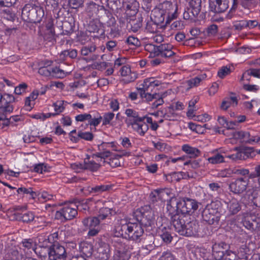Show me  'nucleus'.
I'll list each match as a JSON object with an SVG mask.
<instances>
[{
	"mask_svg": "<svg viewBox=\"0 0 260 260\" xmlns=\"http://www.w3.org/2000/svg\"><path fill=\"white\" fill-rule=\"evenodd\" d=\"M248 183L247 177H239L229 184V189L235 194H241L246 190Z\"/></svg>",
	"mask_w": 260,
	"mask_h": 260,
	"instance_id": "obj_6",
	"label": "nucleus"
},
{
	"mask_svg": "<svg viewBox=\"0 0 260 260\" xmlns=\"http://www.w3.org/2000/svg\"><path fill=\"white\" fill-rule=\"evenodd\" d=\"M104 162V159L93 154L85 159L83 168L90 171L95 172L99 170L102 164Z\"/></svg>",
	"mask_w": 260,
	"mask_h": 260,
	"instance_id": "obj_8",
	"label": "nucleus"
},
{
	"mask_svg": "<svg viewBox=\"0 0 260 260\" xmlns=\"http://www.w3.org/2000/svg\"><path fill=\"white\" fill-rule=\"evenodd\" d=\"M218 176L219 177H230L232 176V172L231 169H225L220 171Z\"/></svg>",
	"mask_w": 260,
	"mask_h": 260,
	"instance_id": "obj_64",
	"label": "nucleus"
},
{
	"mask_svg": "<svg viewBox=\"0 0 260 260\" xmlns=\"http://www.w3.org/2000/svg\"><path fill=\"white\" fill-rule=\"evenodd\" d=\"M113 213H114V211L112 209L109 208H103L100 209L99 215L97 217L100 219L101 221V220H104L106 218L109 217V216L111 215Z\"/></svg>",
	"mask_w": 260,
	"mask_h": 260,
	"instance_id": "obj_39",
	"label": "nucleus"
},
{
	"mask_svg": "<svg viewBox=\"0 0 260 260\" xmlns=\"http://www.w3.org/2000/svg\"><path fill=\"white\" fill-rule=\"evenodd\" d=\"M251 200L253 204L260 207V190H255L251 194Z\"/></svg>",
	"mask_w": 260,
	"mask_h": 260,
	"instance_id": "obj_50",
	"label": "nucleus"
},
{
	"mask_svg": "<svg viewBox=\"0 0 260 260\" xmlns=\"http://www.w3.org/2000/svg\"><path fill=\"white\" fill-rule=\"evenodd\" d=\"M145 50L150 53V57L161 56L162 57H170L175 54L173 47L169 44H163L157 46L152 42L145 44Z\"/></svg>",
	"mask_w": 260,
	"mask_h": 260,
	"instance_id": "obj_4",
	"label": "nucleus"
},
{
	"mask_svg": "<svg viewBox=\"0 0 260 260\" xmlns=\"http://www.w3.org/2000/svg\"><path fill=\"white\" fill-rule=\"evenodd\" d=\"M194 120L201 122H206L209 121L211 117L208 114L205 113L202 115L193 116Z\"/></svg>",
	"mask_w": 260,
	"mask_h": 260,
	"instance_id": "obj_54",
	"label": "nucleus"
},
{
	"mask_svg": "<svg viewBox=\"0 0 260 260\" xmlns=\"http://www.w3.org/2000/svg\"><path fill=\"white\" fill-rule=\"evenodd\" d=\"M79 250L81 253L87 257H89L92 254L93 246L90 243L83 241L79 243Z\"/></svg>",
	"mask_w": 260,
	"mask_h": 260,
	"instance_id": "obj_21",
	"label": "nucleus"
},
{
	"mask_svg": "<svg viewBox=\"0 0 260 260\" xmlns=\"http://www.w3.org/2000/svg\"><path fill=\"white\" fill-rule=\"evenodd\" d=\"M171 224L176 232L183 235V229L186 224L183 217L179 214H175L171 218Z\"/></svg>",
	"mask_w": 260,
	"mask_h": 260,
	"instance_id": "obj_13",
	"label": "nucleus"
},
{
	"mask_svg": "<svg viewBox=\"0 0 260 260\" xmlns=\"http://www.w3.org/2000/svg\"><path fill=\"white\" fill-rule=\"evenodd\" d=\"M246 139L245 143L250 144H255L260 142V136L259 135H253L250 134V137Z\"/></svg>",
	"mask_w": 260,
	"mask_h": 260,
	"instance_id": "obj_56",
	"label": "nucleus"
},
{
	"mask_svg": "<svg viewBox=\"0 0 260 260\" xmlns=\"http://www.w3.org/2000/svg\"><path fill=\"white\" fill-rule=\"evenodd\" d=\"M228 247V245L223 242L215 243L212 246V255L215 260H221L223 258V250L226 249Z\"/></svg>",
	"mask_w": 260,
	"mask_h": 260,
	"instance_id": "obj_15",
	"label": "nucleus"
},
{
	"mask_svg": "<svg viewBox=\"0 0 260 260\" xmlns=\"http://www.w3.org/2000/svg\"><path fill=\"white\" fill-rule=\"evenodd\" d=\"M199 225L196 221H192L185 224L183 229V236H192L196 235L198 232Z\"/></svg>",
	"mask_w": 260,
	"mask_h": 260,
	"instance_id": "obj_17",
	"label": "nucleus"
},
{
	"mask_svg": "<svg viewBox=\"0 0 260 260\" xmlns=\"http://www.w3.org/2000/svg\"><path fill=\"white\" fill-rule=\"evenodd\" d=\"M96 50V46L93 43L84 46L81 49V53L82 55L87 56L90 53L94 52Z\"/></svg>",
	"mask_w": 260,
	"mask_h": 260,
	"instance_id": "obj_42",
	"label": "nucleus"
},
{
	"mask_svg": "<svg viewBox=\"0 0 260 260\" xmlns=\"http://www.w3.org/2000/svg\"><path fill=\"white\" fill-rule=\"evenodd\" d=\"M52 63V61L46 60L44 63V66L39 69V74L45 77L51 76V68L48 67H50Z\"/></svg>",
	"mask_w": 260,
	"mask_h": 260,
	"instance_id": "obj_33",
	"label": "nucleus"
},
{
	"mask_svg": "<svg viewBox=\"0 0 260 260\" xmlns=\"http://www.w3.org/2000/svg\"><path fill=\"white\" fill-rule=\"evenodd\" d=\"M231 72L230 68L227 66L221 67L218 72V76L220 78H223Z\"/></svg>",
	"mask_w": 260,
	"mask_h": 260,
	"instance_id": "obj_55",
	"label": "nucleus"
},
{
	"mask_svg": "<svg viewBox=\"0 0 260 260\" xmlns=\"http://www.w3.org/2000/svg\"><path fill=\"white\" fill-rule=\"evenodd\" d=\"M76 204L73 203L65 204L57 214H60L66 220L73 219L77 215Z\"/></svg>",
	"mask_w": 260,
	"mask_h": 260,
	"instance_id": "obj_12",
	"label": "nucleus"
},
{
	"mask_svg": "<svg viewBox=\"0 0 260 260\" xmlns=\"http://www.w3.org/2000/svg\"><path fill=\"white\" fill-rule=\"evenodd\" d=\"M98 250L99 253V257L102 260H107L109 258L110 249L108 244L101 243Z\"/></svg>",
	"mask_w": 260,
	"mask_h": 260,
	"instance_id": "obj_23",
	"label": "nucleus"
},
{
	"mask_svg": "<svg viewBox=\"0 0 260 260\" xmlns=\"http://www.w3.org/2000/svg\"><path fill=\"white\" fill-rule=\"evenodd\" d=\"M10 124V120L6 117L4 114L0 112V129H4Z\"/></svg>",
	"mask_w": 260,
	"mask_h": 260,
	"instance_id": "obj_51",
	"label": "nucleus"
},
{
	"mask_svg": "<svg viewBox=\"0 0 260 260\" xmlns=\"http://www.w3.org/2000/svg\"><path fill=\"white\" fill-rule=\"evenodd\" d=\"M219 202H212L211 204L207 205L205 209L208 210L212 215H214L215 216H218V214L219 211L218 207L219 206Z\"/></svg>",
	"mask_w": 260,
	"mask_h": 260,
	"instance_id": "obj_41",
	"label": "nucleus"
},
{
	"mask_svg": "<svg viewBox=\"0 0 260 260\" xmlns=\"http://www.w3.org/2000/svg\"><path fill=\"white\" fill-rule=\"evenodd\" d=\"M111 187L112 186L110 184H102L91 187L90 191L94 193H101L109 190Z\"/></svg>",
	"mask_w": 260,
	"mask_h": 260,
	"instance_id": "obj_44",
	"label": "nucleus"
},
{
	"mask_svg": "<svg viewBox=\"0 0 260 260\" xmlns=\"http://www.w3.org/2000/svg\"><path fill=\"white\" fill-rule=\"evenodd\" d=\"M251 51V48L247 46L239 47L236 50L237 53L243 54H249Z\"/></svg>",
	"mask_w": 260,
	"mask_h": 260,
	"instance_id": "obj_63",
	"label": "nucleus"
},
{
	"mask_svg": "<svg viewBox=\"0 0 260 260\" xmlns=\"http://www.w3.org/2000/svg\"><path fill=\"white\" fill-rule=\"evenodd\" d=\"M218 31V26L215 24L210 25L207 29V32L209 36H215Z\"/></svg>",
	"mask_w": 260,
	"mask_h": 260,
	"instance_id": "obj_60",
	"label": "nucleus"
},
{
	"mask_svg": "<svg viewBox=\"0 0 260 260\" xmlns=\"http://www.w3.org/2000/svg\"><path fill=\"white\" fill-rule=\"evenodd\" d=\"M202 216L204 220L209 224L213 223L215 221L218 220V216L212 215L208 210L204 209L202 213Z\"/></svg>",
	"mask_w": 260,
	"mask_h": 260,
	"instance_id": "obj_40",
	"label": "nucleus"
},
{
	"mask_svg": "<svg viewBox=\"0 0 260 260\" xmlns=\"http://www.w3.org/2000/svg\"><path fill=\"white\" fill-rule=\"evenodd\" d=\"M167 180L171 181H179L181 179H187L189 175L183 172H173L167 176Z\"/></svg>",
	"mask_w": 260,
	"mask_h": 260,
	"instance_id": "obj_24",
	"label": "nucleus"
},
{
	"mask_svg": "<svg viewBox=\"0 0 260 260\" xmlns=\"http://www.w3.org/2000/svg\"><path fill=\"white\" fill-rule=\"evenodd\" d=\"M83 226L86 229L97 227L100 223V220L97 217H88L82 221Z\"/></svg>",
	"mask_w": 260,
	"mask_h": 260,
	"instance_id": "obj_25",
	"label": "nucleus"
},
{
	"mask_svg": "<svg viewBox=\"0 0 260 260\" xmlns=\"http://www.w3.org/2000/svg\"><path fill=\"white\" fill-rule=\"evenodd\" d=\"M89 114L91 115V117L89 118L87 120L88 124L90 126L94 127L98 126L102 120V116L96 111H90Z\"/></svg>",
	"mask_w": 260,
	"mask_h": 260,
	"instance_id": "obj_27",
	"label": "nucleus"
},
{
	"mask_svg": "<svg viewBox=\"0 0 260 260\" xmlns=\"http://www.w3.org/2000/svg\"><path fill=\"white\" fill-rule=\"evenodd\" d=\"M91 117V115L89 114V112L88 113H83L77 115L75 117V120L77 121L83 122L87 121L89 118Z\"/></svg>",
	"mask_w": 260,
	"mask_h": 260,
	"instance_id": "obj_59",
	"label": "nucleus"
},
{
	"mask_svg": "<svg viewBox=\"0 0 260 260\" xmlns=\"http://www.w3.org/2000/svg\"><path fill=\"white\" fill-rule=\"evenodd\" d=\"M210 10L216 13L224 11L229 7L228 1H209Z\"/></svg>",
	"mask_w": 260,
	"mask_h": 260,
	"instance_id": "obj_16",
	"label": "nucleus"
},
{
	"mask_svg": "<svg viewBox=\"0 0 260 260\" xmlns=\"http://www.w3.org/2000/svg\"><path fill=\"white\" fill-rule=\"evenodd\" d=\"M233 137L236 139H239L243 142H246V139L250 137V133L247 132H236L233 133Z\"/></svg>",
	"mask_w": 260,
	"mask_h": 260,
	"instance_id": "obj_46",
	"label": "nucleus"
},
{
	"mask_svg": "<svg viewBox=\"0 0 260 260\" xmlns=\"http://www.w3.org/2000/svg\"><path fill=\"white\" fill-rule=\"evenodd\" d=\"M69 136L70 140L75 143L78 142L80 139H81L80 132L77 133L76 129L72 131L69 134Z\"/></svg>",
	"mask_w": 260,
	"mask_h": 260,
	"instance_id": "obj_58",
	"label": "nucleus"
},
{
	"mask_svg": "<svg viewBox=\"0 0 260 260\" xmlns=\"http://www.w3.org/2000/svg\"><path fill=\"white\" fill-rule=\"evenodd\" d=\"M238 104L237 99L235 96H231L225 98L222 102L221 108L226 110L231 106L235 107Z\"/></svg>",
	"mask_w": 260,
	"mask_h": 260,
	"instance_id": "obj_31",
	"label": "nucleus"
},
{
	"mask_svg": "<svg viewBox=\"0 0 260 260\" xmlns=\"http://www.w3.org/2000/svg\"><path fill=\"white\" fill-rule=\"evenodd\" d=\"M135 215L140 223L131 222L125 219H121L115 229V231L118 232V235H127L130 239L137 241L144 233L142 225L149 226L153 223L154 215L149 206L137 210Z\"/></svg>",
	"mask_w": 260,
	"mask_h": 260,
	"instance_id": "obj_1",
	"label": "nucleus"
},
{
	"mask_svg": "<svg viewBox=\"0 0 260 260\" xmlns=\"http://www.w3.org/2000/svg\"><path fill=\"white\" fill-rule=\"evenodd\" d=\"M182 150L188 154L189 158H196L200 155V151L197 148L192 147L188 144L182 146Z\"/></svg>",
	"mask_w": 260,
	"mask_h": 260,
	"instance_id": "obj_22",
	"label": "nucleus"
},
{
	"mask_svg": "<svg viewBox=\"0 0 260 260\" xmlns=\"http://www.w3.org/2000/svg\"><path fill=\"white\" fill-rule=\"evenodd\" d=\"M69 73L66 72L58 68H51V76L57 78H62L66 77Z\"/></svg>",
	"mask_w": 260,
	"mask_h": 260,
	"instance_id": "obj_45",
	"label": "nucleus"
},
{
	"mask_svg": "<svg viewBox=\"0 0 260 260\" xmlns=\"http://www.w3.org/2000/svg\"><path fill=\"white\" fill-rule=\"evenodd\" d=\"M34 171L39 173H43L48 170V167L44 164H39L34 167Z\"/></svg>",
	"mask_w": 260,
	"mask_h": 260,
	"instance_id": "obj_53",
	"label": "nucleus"
},
{
	"mask_svg": "<svg viewBox=\"0 0 260 260\" xmlns=\"http://www.w3.org/2000/svg\"><path fill=\"white\" fill-rule=\"evenodd\" d=\"M49 260H66L67 252L64 247L59 244H54L48 251Z\"/></svg>",
	"mask_w": 260,
	"mask_h": 260,
	"instance_id": "obj_7",
	"label": "nucleus"
},
{
	"mask_svg": "<svg viewBox=\"0 0 260 260\" xmlns=\"http://www.w3.org/2000/svg\"><path fill=\"white\" fill-rule=\"evenodd\" d=\"M234 26L236 30H240L246 28V20H242L234 22Z\"/></svg>",
	"mask_w": 260,
	"mask_h": 260,
	"instance_id": "obj_61",
	"label": "nucleus"
},
{
	"mask_svg": "<svg viewBox=\"0 0 260 260\" xmlns=\"http://www.w3.org/2000/svg\"><path fill=\"white\" fill-rule=\"evenodd\" d=\"M16 219L24 222H28L34 219L35 216L32 212H28L23 214L16 213L15 214Z\"/></svg>",
	"mask_w": 260,
	"mask_h": 260,
	"instance_id": "obj_32",
	"label": "nucleus"
},
{
	"mask_svg": "<svg viewBox=\"0 0 260 260\" xmlns=\"http://www.w3.org/2000/svg\"><path fill=\"white\" fill-rule=\"evenodd\" d=\"M201 162L200 159L198 160H188L184 162V166H190L191 168L193 169H197L200 167V164Z\"/></svg>",
	"mask_w": 260,
	"mask_h": 260,
	"instance_id": "obj_57",
	"label": "nucleus"
},
{
	"mask_svg": "<svg viewBox=\"0 0 260 260\" xmlns=\"http://www.w3.org/2000/svg\"><path fill=\"white\" fill-rule=\"evenodd\" d=\"M115 114L112 112L105 113L102 117L103 125H111V121L114 119Z\"/></svg>",
	"mask_w": 260,
	"mask_h": 260,
	"instance_id": "obj_48",
	"label": "nucleus"
},
{
	"mask_svg": "<svg viewBox=\"0 0 260 260\" xmlns=\"http://www.w3.org/2000/svg\"><path fill=\"white\" fill-rule=\"evenodd\" d=\"M177 5H173L170 1H164L161 8L154 9L151 14V19L154 23L160 27L169 24L177 17Z\"/></svg>",
	"mask_w": 260,
	"mask_h": 260,
	"instance_id": "obj_3",
	"label": "nucleus"
},
{
	"mask_svg": "<svg viewBox=\"0 0 260 260\" xmlns=\"http://www.w3.org/2000/svg\"><path fill=\"white\" fill-rule=\"evenodd\" d=\"M227 209L230 214L234 215L237 214L241 209V205L238 200L233 198L229 202H225Z\"/></svg>",
	"mask_w": 260,
	"mask_h": 260,
	"instance_id": "obj_20",
	"label": "nucleus"
},
{
	"mask_svg": "<svg viewBox=\"0 0 260 260\" xmlns=\"http://www.w3.org/2000/svg\"><path fill=\"white\" fill-rule=\"evenodd\" d=\"M144 117L137 120L130 125L133 129L141 136H143L148 129V125L144 121Z\"/></svg>",
	"mask_w": 260,
	"mask_h": 260,
	"instance_id": "obj_14",
	"label": "nucleus"
},
{
	"mask_svg": "<svg viewBox=\"0 0 260 260\" xmlns=\"http://www.w3.org/2000/svg\"><path fill=\"white\" fill-rule=\"evenodd\" d=\"M206 77V74H203L187 81L186 83L188 86L187 89L188 90L190 88L199 86L201 82L205 80Z\"/></svg>",
	"mask_w": 260,
	"mask_h": 260,
	"instance_id": "obj_26",
	"label": "nucleus"
},
{
	"mask_svg": "<svg viewBox=\"0 0 260 260\" xmlns=\"http://www.w3.org/2000/svg\"><path fill=\"white\" fill-rule=\"evenodd\" d=\"M91 199H88L83 200L81 201L75 203L76 204V210L77 211L78 210L79 211L83 212L88 210L89 208V203Z\"/></svg>",
	"mask_w": 260,
	"mask_h": 260,
	"instance_id": "obj_37",
	"label": "nucleus"
},
{
	"mask_svg": "<svg viewBox=\"0 0 260 260\" xmlns=\"http://www.w3.org/2000/svg\"><path fill=\"white\" fill-rule=\"evenodd\" d=\"M5 95L9 98V103H7L6 104L0 107V112L2 114H4L7 117L8 114H10L13 111V105L10 104V102L14 100V98L13 96L8 94Z\"/></svg>",
	"mask_w": 260,
	"mask_h": 260,
	"instance_id": "obj_28",
	"label": "nucleus"
},
{
	"mask_svg": "<svg viewBox=\"0 0 260 260\" xmlns=\"http://www.w3.org/2000/svg\"><path fill=\"white\" fill-rule=\"evenodd\" d=\"M208 162L211 164H217L224 162V157L217 151L212 153V155L207 159Z\"/></svg>",
	"mask_w": 260,
	"mask_h": 260,
	"instance_id": "obj_34",
	"label": "nucleus"
},
{
	"mask_svg": "<svg viewBox=\"0 0 260 260\" xmlns=\"http://www.w3.org/2000/svg\"><path fill=\"white\" fill-rule=\"evenodd\" d=\"M67 102L64 101H57L53 104L55 114L58 115L63 112L65 109Z\"/></svg>",
	"mask_w": 260,
	"mask_h": 260,
	"instance_id": "obj_38",
	"label": "nucleus"
},
{
	"mask_svg": "<svg viewBox=\"0 0 260 260\" xmlns=\"http://www.w3.org/2000/svg\"><path fill=\"white\" fill-rule=\"evenodd\" d=\"M250 76H253L254 77L260 78V69H250L245 71L243 74L242 78H246Z\"/></svg>",
	"mask_w": 260,
	"mask_h": 260,
	"instance_id": "obj_47",
	"label": "nucleus"
},
{
	"mask_svg": "<svg viewBox=\"0 0 260 260\" xmlns=\"http://www.w3.org/2000/svg\"><path fill=\"white\" fill-rule=\"evenodd\" d=\"M54 197L47 191H43L38 194V200L42 202H45L49 200H53Z\"/></svg>",
	"mask_w": 260,
	"mask_h": 260,
	"instance_id": "obj_49",
	"label": "nucleus"
},
{
	"mask_svg": "<svg viewBox=\"0 0 260 260\" xmlns=\"http://www.w3.org/2000/svg\"><path fill=\"white\" fill-rule=\"evenodd\" d=\"M202 1H189L188 8L183 13V18L186 20L193 19L199 14Z\"/></svg>",
	"mask_w": 260,
	"mask_h": 260,
	"instance_id": "obj_9",
	"label": "nucleus"
},
{
	"mask_svg": "<svg viewBox=\"0 0 260 260\" xmlns=\"http://www.w3.org/2000/svg\"><path fill=\"white\" fill-rule=\"evenodd\" d=\"M124 114L126 116L125 121L127 125L129 127L133 123L140 119V117L138 113L133 109L127 108L125 110Z\"/></svg>",
	"mask_w": 260,
	"mask_h": 260,
	"instance_id": "obj_18",
	"label": "nucleus"
},
{
	"mask_svg": "<svg viewBox=\"0 0 260 260\" xmlns=\"http://www.w3.org/2000/svg\"><path fill=\"white\" fill-rule=\"evenodd\" d=\"M129 256L128 251H115L113 260H128Z\"/></svg>",
	"mask_w": 260,
	"mask_h": 260,
	"instance_id": "obj_43",
	"label": "nucleus"
},
{
	"mask_svg": "<svg viewBox=\"0 0 260 260\" xmlns=\"http://www.w3.org/2000/svg\"><path fill=\"white\" fill-rule=\"evenodd\" d=\"M123 236V235H118V232L115 231L114 236L111 239V242L115 251H128L129 247L126 244L128 241Z\"/></svg>",
	"mask_w": 260,
	"mask_h": 260,
	"instance_id": "obj_11",
	"label": "nucleus"
},
{
	"mask_svg": "<svg viewBox=\"0 0 260 260\" xmlns=\"http://www.w3.org/2000/svg\"><path fill=\"white\" fill-rule=\"evenodd\" d=\"M199 203L195 200L183 198L179 199L176 203V209L183 214H191L199 208Z\"/></svg>",
	"mask_w": 260,
	"mask_h": 260,
	"instance_id": "obj_5",
	"label": "nucleus"
},
{
	"mask_svg": "<svg viewBox=\"0 0 260 260\" xmlns=\"http://www.w3.org/2000/svg\"><path fill=\"white\" fill-rule=\"evenodd\" d=\"M159 234L164 242L166 243L171 242L172 237L171 235L170 230L169 229H167L165 227L162 228L159 232Z\"/></svg>",
	"mask_w": 260,
	"mask_h": 260,
	"instance_id": "obj_36",
	"label": "nucleus"
},
{
	"mask_svg": "<svg viewBox=\"0 0 260 260\" xmlns=\"http://www.w3.org/2000/svg\"><path fill=\"white\" fill-rule=\"evenodd\" d=\"M127 99L133 102L134 104H138L140 102L138 94L136 92H129Z\"/></svg>",
	"mask_w": 260,
	"mask_h": 260,
	"instance_id": "obj_62",
	"label": "nucleus"
},
{
	"mask_svg": "<svg viewBox=\"0 0 260 260\" xmlns=\"http://www.w3.org/2000/svg\"><path fill=\"white\" fill-rule=\"evenodd\" d=\"M37 239H24L22 242V246L24 251L26 252H31V250L34 251L36 253L37 252Z\"/></svg>",
	"mask_w": 260,
	"mask_h": 260,
	"instance_id": "obj_19",
	"label": "nucleus"
},
{
	"mask_svg": "<svg viewBox=\"0 0 260 260\" xmlns=\"http://www.w3.org/2000/svg\"><path fill=\"white\" fill-rule=\"evenodd\" d=\"M171 191L168 189H159L152 191L149 198L151 202L155 203L159 201L164 202L170 198Z\"/></svg>",
	"mask_w": 260,
	"mask_h": 260,
	"instance_id": "obj_10",
	"label": "nucleus"
},
{
	"mask_svg": "<svg viewBox=\"0 0 260 260\" xmlns=\"http://www.w3.org/2000/svg\"><path fill=\"white\" fill-rule=\"evenodd\" d=\"M99 151L96 154H95L98 157L104 159L105 157H108L110 155V150L108 149L107 143L103 142L98 146Z\"/></svg>",
	"mask_w": 260,
	"mask_h": 260,
	"instance_id": "obj_30",
	"label": "nucleus"
},
{
	"mask_svg": "<svg viewBox=\"0 0 260 260\" xmlns=\"http://www.w3.org/2000/svg\"><path fill=\"white\" fill-rule=\"evenodd\" d=\"M198 97H194L189 102L188 111L187 112V116L188 117L193 118L194 116V112L197 110L195 105L198 102Z\"/></svg>",
	"mask_w": 260,
	"mask_h": 260,
	"instance_id": "obj_35",
	"label": "nucleus"
},
{
	"mask_svg": "<svg viewBox=\"0 0 260 260\" xmlns=\"http://www.w3.org/2000/svg\"><path fill=\"white\" fill-rule=\"evenodd\" d=\"M164 118L168 120H173L176 118V115L173 108L169 107L166 110V112L164 115Z\"/></svg>",
	"mask_w": 260,
	"mask_h": 260,
	"instance_id": "obj_52",
	"label": "nucleus"
},
{
	"mask_svg": "<svg viewBox=\"0 0 260 260\" xmlns=\"http://www.w3.org/2000/svg\"><path fill=\"white\" fill-rule=\"evenodd\" d=\"M250 220L256 222V225H257L260 221V219L259 218H256L252 214H250L249 216H247L245 217L243 221L244 226L248 230H253L254 229V224L250 221Z\"/></svg>",
	"mask_w": 260,
	"mask_h": 260,
	"instance_id": "obj_29",
	"label": "nucleus"
},
{
	"mask_svg": "<svg viewBox=\"0 0 260 260\" xmlns=\"http://www.w3.org/2000/svg\"><path fill=\"white\" fill-rule=\"evenodd\" d=\"M161 84L159 80L155 79L154 78H149L145 79L142 84V87L140 88L139 94L143 102L149 103L154 101L152 105V109H156L159 106L162 105L164 103L163 99L167 95L166 93H150L148 92L149 88L158 86Z\"/></svg>",
	"mask_w": 260,
	"mask_h": 260,
	"instance_id": "obj_2",
	"label": "nucleus"
}]
</instances>
